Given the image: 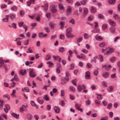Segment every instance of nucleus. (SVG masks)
<instances>
[{
  "label": "nucleus",
  "mask_w": 120,
  "mask_h": 120,
  "mask_svg": "<svg viewBox=\"0 0 120 120\" xmlns=\"http://www.w3.org/2000/svg\"><path fill=\"white\" fill-rule=\"evenodd\" d=\"M86 88L85 86L83 84L79 85L77 87V90L78 92H81L82 90Z\"/></svg>",
  "instance_id": "f257e3e1"
},
{
  "label": "nucleus",
  "mask_w": 120,
  "mask_h": 120,
  "mask_svg": "<svg viewBox=\"0 0 120 120\" xmlns=\"http://www.w3.org/2000/svg\"><path fill=\"white\" fill-rule=\"evenodd\" d=\"M113 51V49L110 48L109 50H108L106 52L104 53V54L105 55H109L112 54Z\"/></svg>",
  "instance_id": "f03ea898"
},
{
  "label": "nucleus",
  "mask_w": 120,
  "mask_h": 120,
  "mask_svg": "<svg viewBox=\"0 0 120 120\" xmlns=\"http://www.w3.org/2000/svg\"><path fill=\"white\" fill-rule=\"evenodd\" d=\"M52 57L55 60L58 61L59 62H61V59L60 56H53Z\"/></svg>",
  "instance_id": "7ed1b4c3"
},
{
  "label": "nucleus",
  "mask_w": 120,
  "mask_h": 120,
  "mask_svg": "<svg viewBox=\"0 0 120 120\" xmlns=\"http://www.w3.org/2000/svg\"><path fill=\"white\" fill-rule=\"evenodd\" d=\"M29 75L30 77L31 78H34L36 76L35 73L33 71H31L30 72Z\"/></svg>",
  "instance_id": "20e7f679"
},
{
  "label": "nucleus",
  "mask_w": 120,
  "mask_h": 120,
  "mask_svg": "<svg viewBox=\"0 0 120 120\" xmlns=\"http://www.w3.org/2000/svg\"><path fill=\"white\" fill-rule=\"evenodd\" d=\"M5 18L2 19V20L4 22H8L9 19V15H6L5 16Z\"/></svg>",
  "instance_id": "39448f33"
},
{
  "label": "nucleus",
  "mask_w": 120,
  "mask_h": 120,
  "mask_svg": "<svg viewBox=\"0 0 120 120\" xmlns=\"http://www.w3.org/2000/svg\"><path fill=\"white\" fill-rule=\"evenodd\" d=\"M66 36L67 38H69L74 37V35L71 33H66Z\"/></svg>",
  "instance_id": "423d86ee"
},
{
  "label": "nucleus",
  "mask_w": 120,
  "mask_h": 120,
  "mask_svg": "<svg viewBox=\"0 0 120 120\" xmlns=\"http://www.w3.org/2000/svg\"><path fill=\"white\" fill-rule=\"evenodd\" d=\"M50 8L53 13L57 11V10L55 8V6L54 5L51 6Z\"/></svg>",
  "instance_id": "0eeeda50"
},
{
  "label": "nucleus",
  "mask_w": 120,
  "mask_h": 120,
  "mask_svg": "<svg viewBox=\"0 0 120 120\" xmlns=\"http://www.w3.org/2000/svg\"><path fill=\"white\" fill-rule=\"evenodd\" d=\"M88 13V10L86 8H85L84 9V12L83 16L84 17Z\"/></svg>",
  "instance_id": "6e6552de"
},
{
  "label": "nucleus",
  "mask_w": 120,
  "mask_h": 120,
  "mask_svg": "<svg viewBox=\"0 0 120 120\" xmlns=\"http://www.w3.org/2000/svg\"><path fill=\"white\" fill-rule=\"evenodd\" d=\"M27 72L26 70L22 69L19 71L20 73L22 75H25L26 73Z\"/></svg>",
  "instance_id": "1a4fd4ad"
},
{
  "label": "nucleus",
  "mask_w": 120,
  "mask_h": 120,
  "mask_svg": "<svg viewBox=\"0 0 120 120\" xmlns=\"http://www.w3.org/2000/svg\"><path fill=\"white\" fill-rule=\"evenodd\" d=\"M9 15L10 19L12 20L14 19L16 17V15L14 13H10Z\"/></svg>",
  "instance_id": "9d476101"
},
{
  "label": "nucleus",
  "mask_w": 120,
  "mask_h": 120,
  "mask_svg": "<svg viewBox=\"0 0 120 120\" xmlns=\"http://www.w3.org/2000/svg\"><path fill=\"white\" fill-rule=\"evenodd\" d=\"M109 22L111 25L113 26H116V24L115 22L111 20L109 21Z\"/></svg>",
  "instance_id": "9b49d317"
},
{
  "label": "nucleus",
  "mask_w": 120,
  "mask_h": 120,
  "mask_svg": "<svg viewBox=\"0 0 120 120\" xmlns=\"http://www.w3.org/2000/svg\"><path fill=\"white\" fill-rule=\"evenodd\" d=\"M27 109L26 108L25 105H23L20 109V111L21 112H22L23 111H26Z\"/></svg>",
  "instance_id": "f8f14e48"
},
{
  "label": "nucleus",
  "mask_w": 120,
  "mask_h": 120,
  "mask_svg": "<svg viewBox=\"0 0 120 120\" xmlns=\"http://www.w3.org/2000/svg\"><path fill=\"white\" fill-rule=\"evenodd\" d=\"M86 75L85 76V78L87 79H89L90 78V72L88 71L86 72Z\"/></svg>",
  "instance_id": "ddd939ff"
},
{
  "label": "nucleus",
  "mask_w": 120,
  "mask_h": 120,
  "mask_svg": "<svg viewBox=\"0 0 120 120\" xmlns=\"http://www.w3.org/2000/svg\"><path fill=\"white\" fill-rule=\"evenodd\" d=\"M11 115L13 116L16 118L18 119L19 116V114H17L15 113L14 112L12 113L11 114Z\"/></svg>",
  "instance_id": "4468645a"
},
{
  "label": "nucleus",
  "mask_w": 120,
  "mask_h": 120,
  "mask_svg": "<svg viewBox=\"0 0 120 120\" xmlns=\"http://www.w3.org/2000/svg\"><path fill=\"white\" fill-rule=\"evenodd\" d=\"M65 22H61L59 23V25L60 26V28L61 29H63V28L64 26Z\"/></svg>",
  "instance_id": "2eb2a0df"
},
{
  "label": "nucleus",
  "mask_w": 120,
  "mask_h": 120,
  "mask_svg": "<svg viewBox=\"0 0 120 120\" xmlns=\"http://www.w3.org/2000/svg\"><path fill=\"white\" fill-rule=\"evenodd\" d=\"M53 109L56 113H58L59 112L60 109L58 107L55 106L54 107Z\"/></svg>",
  "instance_id": "dca6fc26"
},
{
  "label": "nucleus",
  "mask_w": 120,
  "mask_h": 120,
  "mask_svg": "<svg viewBox=\"0 0 120 120\" xmlns=\"http://www.w3.org/2000/svg\"><path fill=\"white\" fill-rule=\"evenodd\" d=\"M35 0H30L27 2V5L29 6L31 4V3H34L35 1Z\"/></svg>",
  "instance_id": "f3484780"
},
{
  "label": "nucleus",
  "mask_w": 120,
  "mask_h": 120,
  "mask_svg": "<svg viewBox=\"0 0 120 120\" xmlns=\"http://www.w3.org/2000/svg\"><path fill=\"white\" fill-rule=\"evenodd\" d=\"M95 38L96 40L100 41L102 40L103 39L100 36L98 35H97L95 36Z\"/></svg>",
  "instance_id": "a211bd4d"
},
{
  "label": "nucleus",
  "mask_w": 120,
  "mask_h": 120,
  "mask_svg": "<svg viewBox=\"0 0 120 120\" xmlns=\"http://www.w3.org/2000/svg\"><path fill=\"white\" fill-rule=\"evenodd\" d=\"M57 65L58 67L56 68V71L57 73L59 74L60 72V70L59 69V67H60V65L59 64H58Z\"/></svg>",
  "instance_id": "6ab92c4d"
},
{
  "label": "nucleus",
  "mask_w": 120,
  "mask_h": 120,
  "mask_svg": "<svg viewBox=\"0 0 120 120\" xmlns=\"http://www.w3.org/2000/svg\"><path fill=\"white\" fill-rule=\"evenodd\" d=\"M49 25L51 29L52 30H53L54 28V24L52 22H50L49 23Z\"/></svg>",
  "instance_id": "aec40b11"
},
{
  "label": "nucleus",
  "mask_w": 120,
  "mask_h": 120,
  "mask_svg": "<svg viewBox=\"0 0 120 120\" xmlns=\"http://www.w3.org/2000/svg\"><path fill=\"white\" fill-rule=\"evenodd\" d=\"M99 56L98 60H99V61L100 62H102L104 60L103 57L101 55H99Z\"/></svg>",
  "instance_id": "412c9836"
},
{
  "label": "nucleus",
  "mask_w": 120,
  "mask_h": 120,
  "mask_svg": "<svg viewBox=\"0 0 120 120\" xmlns=\"http://www.w3.org/2000/svg\"><path fill=\"white\" fill-rule=\"evenodd\" d=\"M108 91L109 92H112L113 91V87L112 86H109L108 88Z\"/></svg>",
  "instance_id": "4be33fe9"
},
{
  "label": "nucleus",
  "mask_w": 120,
  "mask_h": 120,
  "mask_svg": "<svg viewBox=\"0 0 120 120\" xmlns=\"http://www.w3.org/2000/svg\"><path fill=\"white\" fill-rule=\"evenodd\" d=\"M71 8L70 6H68L67 7V10L66 11V13L67 14L68 12L70 13L71 12Z\"/></svg>",
  "instance_id": "5701e85b"
},
{
  "label": "nucleus",
  "mask_w": 120,
  "mask_h": 120,
  "mask_svg": "<svg viewBox=\"0 0 120 120\" xmlns=\"http://www.w3.org/2000/svg\"><path fill=\"white\" fill-rule=\"evenodd\" d=\"M96 11V9L95 7L94 6H92L91 7V11L92 13H94Z\"/></svg>",
  "instance_id": "b1692460"
},
{
  "label": "nucleus",
  "mask_w": 120,
  "mask_h": 120,
  "mask_svg": "<svg viewBox=\"0 0 120 120\" xmlns=\"http://www.w3.org/2000/svg\"><path fill=\"white\" fill-rule=\"evenodd\" d=\"M103 76L105 78H107L109 75V73L108 72H106L103 73L102 74Z\"/></svg>",
  "instance_id": "393cba45"
},
{
  "label": "nucleus",
  "mask_w": 120,
  "mask_h": 120,
  "mask_svg": "<svg viewBox=\"0 0 120 120\" xmlns=\"http://www.w3.org/2000/svg\"><path fill=\"white\" fill-rule=\"evenodd\" d=\"M97 58V56H96L93 57L91 60V62H93L96 63V62Z\"/></svg>",
  "instance_id": "a878e982"
},
{
  "label": "nucleus",
  "mask_w": 120,
  "mask_h": 120,
  "mask_svg": "<svg viewBox=\"0 0 120 120\" xmlns=\"http://www.w3.org/2000/svg\"><path fill=\"white\" fill-rule=\"evenodd\" d=\"M17 7L16 6H12L11 8V10L13 11H15L16 10Z\"/></svg>",
  "instance_id": "bb28decb"
},
{
  "label": "nucleus",
  "mask_w": 120,
  "mask_h": 120,
  "mask_svg": "<svg viewBox=\"0 0 120 120\" xmlns=\"http://www.w3.org/2000/svg\"><path fill=\"white\" fill-rule=\"evenodd\" d=\"M109 30L112 33L114 34L115 33V29L114 28L112 27H110L109 28Z\"/></svg>",
  "instance_id": "cd10ccee"
},
{
  "label": "nucleus",
  "mask_w": 120,
  "mask_h": 120,
  "mask_svg": "<svg viewBox=\"0 0 120 120\" xmlns=\"http://www.w3.org/2000/svg\"><path fill=\"white\" fill-rule=\"evenodd\" d=\"M72 30V28L71 27L67 28L66 30V33H71Z\"/></svg>",
  "instance_id": "c85d7f7f"
},
{
  "label": "nucleus",
  "mask_w": 120,
  "mask_h": 120,
  "mask_svg": "<svg viewBox=\"0 0 120 120\" xmlns=\"http://www.w3.org/2000/svg\"><path fill=\"white\" fill-rule=\"evenodd\" d=\"M97 98L99 100H101L102 99V95L101 94H97Z\"/></svg>",
  "instance_id": "c756f323"
},
{
  "label": "nucleus",
  "mask_w": 120,
  "mask_h": 120,
  "mask_svg": "<svg viewBox=\"0 0 120 120\" xmlns=\"http://www.w3.org/2000/svg\"><path fill=\"white\" fill-rule=\"evenodd\" d=\"M94 19V17L93 15H90L88 18V20L89 21H91Z\"/></svg>",
  "instance_id": "7c9ffc66"
},
{
  "label": "nucleus",
  "mask_w": 120,
  "mask_h": 120,
  "mask_svg": "<svg viewBox=\"0 0 120 120\" xmlns=\"http://www.w3.org/2000/svg\"><path fill=\"white\" fill-rule=\"evenodd\" d=\"M41 7H44L45 10L46 11L48 8V5L47 4H45L44 6H42Z\"/></svg>",
  "instance_id": "2f4dec72"
},
{
  "label": "nucleus",
  "mask_w": 120,
  "mask_h": 120,
  "mask_svg": "<svg viewBox=\"0 0 120 120\" xmlns=\"http://www.w3.org/2000/svg\"><path fill=\"white\" fill-rule=\"evenodd\" d=\"M43 98L46 101H48L49 100V98L47 94L45 95L44 96Z\"/></svg>",
  "instance_id": "473e14b6"
},
{
  "label": "nucleus",
  "mask_w": 120,
  "mask_h": 120,
  "mask_svg": "<svg viewBox=\"0 0 120 120\" xmlns=\"http://www.w3.org/2000/svg\"><path fill=\"white\" fill-rule=\"evenodd\" d=\"M14 78L15 80L16 81H19V79L18 78L17 75L16 74L15 75Z\"/></svg>",
  "instance_id": "72a5a7b5"
},
{
  "label": "nucleus",
  "mask_w": 120,
  "mask_h": 120,
  "mask_svg": "<svg viewBox=\"0 0 120 120\" xmlns=\"http://www.w3.org/2000/svg\"><path fill=\"white\" fill-rule=\"evenodd\" d=\"M51 57V56L49 54H48L46 55L45 57V59L47 60H49Z\"/></svg>",
  "instance_id": "f704fd0d"
},
{
  "label": "nucleus",
  "mask_w": 120,
  "mask_h": 120,
  "mask_svg": "<svg viewBox=\"0 0 120 120\" xmlns=\"http://www.w3.org/2000/svg\"><path fill=\"white\" fill-rule=\"evenodd\" d=\"M107 25L105 23L103 24L102 26V28L103 30H105L107 28Z\"/></svg>",
  "instance_id": "c9c22d12"
},
{
  "label": "nucleus",
  "mask_w": 120,
  "mask_h": 120,
  "mask_svg": "<svg viewBox=\"0 0 120 120\" xmlns=\"http://www.w3.org/2000/svg\"><path fill=\"white\" fill-rule=\"evenodd\" d=\"M116 58L114 57H112L110 59V60L112 63L114 62Z\"/></svg>",
  "instance_id": "e433bc0d"
},
{
  "label": "nucleus",
  "mask_w": 120,
  "mask_h": 120,
  "mask_svg": "<svg viewBox=\"0 0 120 120\" xmlns=\"http://www.w3.org/2000/svg\"><path fill=\"white\" fill-rule=\"evenodd\" d=\"M64 48L63 47H61L59 49V52H64Z\"/></svg>",
  "instance_id": "4c0bfd02"
},
{
  "label": "nucleus",
  "mask_w": 120,
  "mask_h": 120,
  "mask_svg": "<svg viewBox=\"0 0 120 120\" xmlns=\"http://www.w3.org/2000/svg\"><path fill=\"white\" fill-rule=\"evenodd\" d=\"M58 6L60 9L61 10L64 9V7L60 4H59L58 5Z\"/></svg>",
  "instance_id": "58836bf2"
},
{
  "label": "nucleus",
  "mask_w": 120,
  "mask_h": 120,
  "mask_svg": "<svg viewBox=\"0 0 120 120\" xmlns=\"http://www.w3.org/2000/svg\"><path fill=\"white\" fill-rule=\"evenodd\" d=\"M105 44L104 42H102L99 44V46L101 47H103L105 46Z\"/></svg>",
  "instance_id": "ea45409f"
},
{
  "label": "nucleus",
  "mask_w": 120,
  "mask_h": 120,
  "mask_svg": "<svg viewBox=\"0 0 120 120\" xmlns=\"http://www.w3.org/2000/svg\"><path fill=\"white\" fill-rule=\"evenodd\" d=\"M115 2V0H109L108 3L110 4H113Z\"/></svg>",
  "instance_id": "a19ab883"
},
{
  "label": "nucleus",
  "mask_w": 120,
  "mask_h": 120,
  "mask_svg": "<svg viewBox=\"0 0 120 120\" xmlns=\"http://www.w3.org/2000/svg\"><path fill=\"white\" fill-rule=\"evenodd\" d=\"M87 2V0H83L81 1V3L83 5H85Z\"/></svg>",
  "instance_id": "79ce46f5"
},
{
  "label": "nucleus",
  "mask_w": 120,
  "mask_h": 120,
  "mask_svg": "<svg viewBox=\"0 0 120 120\" xmlns=\"http://www.w3.org/2000/svg\"><path fill=\"white\" fill-rule=\"evenodd\" d=\"M32 118V116L30 114H29L27 115V118L28 120H31Z\"/></svg>",
  "instance_id": "37998d69"
},
{
  "label": "nucleus",
  "mask_w": 120,
  "mask_h": 120,
  "mask_svg": "<svg viewBox=\"0 0 120 120\" xmlns=\"http://www.w3.org/2000/svg\"><path fill=\"white\" fill-rule=\"evenodd\" d=\"M92 67L91 64L90 63H88L86 64V67L87 68H90Z\"/></svg>",
  "instance_id": "c03bdc74"
},
{
  "label": "nucleus",
  "mask_w": 120,
  "mask_h": 120,
  "mask_svg": "<svg viewBox=\"0 0 120 120\" xmlns=\"http://www.w3.org/2000/svg\"><path fill=\"white\" fill-rule=\"evenodd\" d=\"M81 59H85L86 58V56L83 53H81L80 54Z\"/></svg>",
  "instance_id": "a18cd8bd"
},
{
  "label": "nucleus",
  "mask_w": 120,
  "mask_h": 120,
  "mask_svg": "<svg viewBox=\"0 0 120 120\" xmlns=\"http://www.w3.org/2000/svg\"><path fill=\"white\" fill-rule=\"evenodd\" d=\"M65 94V92L64 90H62L61 91L60 95L61 96H64Z\"/></svg>",
  "instance_id": "49530a36"
},
{
  "label": "nucleus",
  "mask_w": 120,
  "mask_h": 120,
  "mask_svg": "<svg viewBox=\"0 0 120 120\" xmlns=\"http://www.w3.org/2000/svg\"><path fill=\"white\" fill-rule=\"evenodd\" d=\"M39 98H38V102L40 104H42L44 102L43 100H40L39 99Z\"/></svg>",
  "instance_id": "de8ad7c7"
},
{
  "label": "nucleus",
  "mask_w": 120,
  "mask_h": 120,
  "mask_svg": "<svg viewBox=\"0 0 120 120\" xmlns=\"http://www.w3.org/2000/svg\"><path fill=\"white\" fill-rule=\"evenodd\" d=\"M82 37H79L77 39V41L78 42H79L82 41Z\"/></svg>",
  "instance_id": "09e8293b"
},
{
  "label": "nucleus",
  "mask_w": 120,
  "mask_h": 120,
  "mask_svg": "<svg viewBox=\"0 0 120 120\" xmlns=\"http://www.w3.org/2000/svg\"><path fill=\"white\" fill-rule=\"evenodd\" d=\"M3 103L4 102L3 100L1 101L0 100V109L2 108Z\"/></svg>",
  "instance_id": "8fccbe9b"
},
{
  "label": "nucleus",
  "mask_w": 120,
  "mask_h": 120,
  "mask_svg": "<svg viewBox=\"0 0 120 120\" xmlns=\"http://www.w3.org/2000/svg\"><path fill=\"white\" fill-rule=\"evenodd\" d=\"M44 29L46 32L48 33H49L50 32V29L47 27H45V28Z\"/></svg>",
  "instance_id": "3c124183"
},
{
  "label": "nucleus",
  "mask_w": 120,
  "mask_h": 120,
  "mask_svg": "<svg viewBox=\"0 0 120 120\" xmlns=\"http://www.w3.org/2000/svg\"><path fill=\"white\" fill-rule=\"evenodd\" d=\"M70 90L71 91H73L75 92V88L72 86H70Z\"/></svg>",
  "instance_id": "603ef678"
},
{
  "label": "nucleus",
  "mask_w": 120,
  "mask_h": 120,
  "mask_svg": "<svg viewBox=\"0 0 120 120\" xmlns=\"http://www.w3.org/2000/svg\"><path fill=\"white\" fill-rule=\"evenodd\" d=\"M69 22L72 23V24H74L75 23V22L74 19H71L69 21Z\"/></svg>",
  "instance_id": "864d4df0"
},
{
  "label": "nucleus",
  "mask_w": 120,
  "mask_h": 120,
  "mask_svg": "<svg viewBox=\"0 0 120 120\" xmlns=\"http://www.w3.org/2000/svg\"><path fill=\"white\" fill-rule=\"evenodd\" d=\"M98 17L99 19H102L104 18V16L103 15L101 14H99L98 15Z\"/></svg>",
  "instance_id": "5fc2aeb1"
},
{
  "label": "nucleus",
  "mask_w": 120,
  "mask_h": 120,
  "mask_svg": "<svg viewBox=\"0 0 120 120\" xmlns=\"http://www.w3.org/2000/svg\"><path fill=\"white\" fill-rule=\"evenodd\" d=\"M43 33L42 32L38 34L39 37L40 38H42L43 37Z\"/></svg>",
  "instance_id": "6e6d98bb"
},
{
  "label": "nucleus",
  "mask_w": 120,
  "mask_h": 120,
  "mask_svg": "<svg viewBox=\"0 0 120 120\" xmlns=\"http://www.w3.org/2000/svg\"><path fill=\"white\" fill-rule=\"evenodd\" d=\"M76 82L77 80L76 79H75V80H73L71 81L72 83L74 84L75 86L76 85Z\"/></svg>",
  "instance_id": "4d7b16f0"
},
{
  "label": "nucleus",
  "mask_w": 120,
  "mask_h": 120,
  "mask_svg": "<svg viewBox=\"0 0 120 120\" xmlns=\"http://www.w3.org/2000/svg\"><path fill=\"white\" fill-rule=\"evenodd\" d=\"M98 70H95L94 71V75H97L98 74Z\"/></svg>",
  "instance_id": "13d9d810"
},
{
  "label": "nucleus",
  "mask_w": 120,
  "mask_h": 120,
  "mask_svg": "<svg viewBox=\"0 0 120 120\" xmlns=\"http://www.w3.org/2000/svg\"><path fill=\"white\" fill-rule=\"evenodd\" d=\"M30 104L33 106H35L36 105V104L34 102L32 101H31Z\"/></svg>",
  "instance_id": "bf43d9fd"
},
{
  "label": "nucleus",
  "mask_w": 120,
  "mask_h": 120,
  "mask_svg": "<svg viewBox=\"0 0 120 120\" xmlns=\"http://www.w3.org/2000/svg\"><path fill=\"white\" fill-rule=\"evenodd\" d=\"M102 85L105 87H107V84L105 81H103L102 82Z\"/></svg>",
  "instance_id": "052dcab7"
},
{
  "label": "nucleus",
  "mask_w": 120,
  "mask_h": 120,
  "mask_svg": "<svg viewBox=\"0 0 120 120\" xmlns=\"http://www.w3.org/2000/svg\"><path fill=\"white\" fill-rule=\"evenodd\" d=\"M80 104H76L75 105V107L76 109H78L79 108H80Z\"/></svg>",
  "instance_id": "680f3d73"
},
{
  "label": "nucleus",
  "mask_w": 120,
  "mask_h": 120,
  "mask_svg": "<svg viewBox=\"0 0 120 120\" xmlns=\"http://www.w3.org/2000/svg\"><path fill=\"white\" fill-rule=\"evenodd\" d=\"M29 44V40L28 39L26 40L24 42V44L25 45H26L28 44Z\"/></svg>",
  "instance_id": "e2e57ef3"
},
{
  "label": "nucleus",
  "mask_w": 120,
  "mask_h": 120,
  "mask_svg": "<svg viewBox=\"0 0 120 120\" xmlns=\"http://www.w3.org/2000/svg\"><path fill=\"white\" fill-rule=\"evenodd\" d=\"M90 101L89 100H88L86 101V105H90Z\"/></svg>",
  "instance_id": "0e129e2a"
},
{
  "label": "nucleus",
  "mask_w": 120,
  "mask_h": 120,
  "mask_svg": "<svg viewBox=\"0 0 120 120\" xmlns=\"http://www.w3.org/2000/svg\"><path fill=\"white\" fill-rule=\"evenodd\" d=\"M112 105V104L111 103L109 104L107 106V108L109 109H110Z\"/></svg>",
  "instance_id": "69168bd1"
},
{
  "label": "nucleus",
  "mask_w": 120,
  "mask_h": 120,
  "mask_svg": "<svg viewBox=\"0 0 120 120\" xmlns=\"http://www.w3.org/2000/svg\"><path fill=\"white\" fill-rule=\"evenodd\" d=\"M24 12L22 10H21L20 11V14L22 16H23L24 14Z\"/></svg>",
  "instance_id": "338daca9"
},
{
  "label": "nucleus",
  "mask_w": 120,
  "mask_h": 120,
  "mask_svg": "<svg viewBox=\"0 0 120 120\" xmlns=\"http://www.w3.org/2000/svg\"><path fill=\"white\" fill-rule=\"evenodd\" d=\"M70 98L71 100H73L75 99L74 96L71 95H70Z\"/></svg>",
  "instance_id": "774afa93"
}]
</instances>
